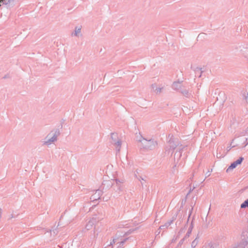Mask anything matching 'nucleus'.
I'll return each mask as SVG.
<instances>
[{
  "label": "nucleus",
  "mask_w": 248,
  "mask_h": 248,
  "mask_svg": "<svg viewBox=\"0 0 248 248\" xmlns=\"http://www.w3.org/2000/svg\"><path fill=\"white\" fill-rule=\"evenodd\" d=\"M243 160V157H240L239 159L237 160L236 161L232 163L231 166L227 169V171H229L230 170L234 169L238 165L241 163Z\"/></svg>",
  "instance_id": "obj_1"
},
{
  "label": "nucleus",
  "mask_w": 248,
  "mask_h": 248,
  "mask_svg": "<svg viewBox=\"0 0 248 248\" xmlns=\"http://www.w3.org/2000/svg\"><path fill=\"white\" fill-rule=\"evenodd\" d=\"M248 207V199L245 201L241 205V207L242 208H244Z\"/></svg>",
  "instance_id": "obj_2"
},
{
  "label": "nucleus",
  "mask_w": 248,
  "mask_h": 248,
  "mask_svg": "<svg viewBox=\"0 0 248 248\" xmlns=\"http://www.w3.org/2000/svg\"><path fill=\"white\" fill-rule=\"evenodd\" d=\"M56 140V136H54L51 139L48 140V141H46L45 142L46 144H49L51 142H53Z\"/></svg>",
  "instance_id": "obj_3"
},
{
  "label": "nucleus",
  "mask_w": 248,
  "mask_h": 248,
  "mask_svg": "<svg viewBox=\"0 0 248 248\" xmlns=\"http://www.w3.org/2000/svg\"><path fill=\"white\" fill-rule=\"evenodd\" d=\"M80 31V28L78 29L77 31H76L75 34L77 35L78 32Z\"/></svg>",
  "instance_id": "obj_4"
},
{
  "label": "nucleus",
  "mask_w": 248,
  "mask_h": 248,
  "mask_svg": "<svg viewBox=\"0 0 248 248\" xmlns=\"http://www.w3.org/2000/svg\"><path fill=\"white\" fill-rule=\"evenodd\" d=\"M149 144H151L153 143V142L149 141L148 142Z\"/></svg>",
  "instance_id": "obj_5"
},
{
  "label": "nucleus",
  "mask_w": 248,
  "mask_h": 248,
  "mask_svg": "<svg viewBox=\"0 0 248 248\" xmlns=\"http://www.w3.org/2000/svg\"><path fill=\"white\" fill-rule=\"evenodd\" d=\"M3 0H0V2H3Z\"/></svg>",
  "instance_id": "obj_6"
},
{
  "label": "nucleus",
  "mask_w": 248,
  "mask_h": 248,
  "mask_svg": "<svg viewBox=\"0 0 248 248\" xmlns=\"http://www.w3.org/2000/svg\"><path fill=\"white\" fill-rule=\"evenodd\" d=\"M151 146L150 145H149V146H148V148H151Z\"/></svg>",
  "instance_id": "obj_7"
}]
</instances>
